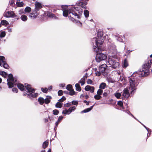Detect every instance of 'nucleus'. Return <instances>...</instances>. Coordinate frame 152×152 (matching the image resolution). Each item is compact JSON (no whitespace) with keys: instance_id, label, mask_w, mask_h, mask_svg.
Here are the masks:
<instances>
[{"instance_id":"obj_1","label":"nucleus","mask_w":152,"mask_h":152,"mask_svg":"<svg viewBox=\"0 0 152 152\" xmlns=\"http://www.w3.org/2000/svg\"><path fill=\"white\" fill-rule=\"evenodd\" d=\"M139 77L137 72H135L131 75L129 80V87L125 88L123 91L122 95L124 97L128 98L130 95L129 91L131 94H134L137 89L136 87L139 83V80L137 78Z\"/></svg>"},{"instance_id":"obj_2","label":"nucleus","mask_w":152,"mask_h":152,"mask_svg":"<svg viewBox=\"0 0 152 152\" xmlns=\"http://www.w3.org/2000/svg\"><path fill=\"white\" fill-rule=\"evenodd\" d=\"M64 6H62L61 7L63 9V15L65 17L68 16V14H72V15H74L75 16H77L78 19L80 18V15H79L78 13L80 15L82 14L83 12L82 10H78V7H72L70 8H68L66 9H64Z\"/></svg>"},{"instance_id":"obj_3","label":"nucleus","mask_w":152,"mask_h":152,"mask_svg":"<svg viewBox=\"0 0 152 152\" xmlns=\"http://www.w3.org/2000/svg\"><path fill=\"white\" fill-rule=\"evenodd\" d=\"M100 46H94V50L96 53V56L95 59L96 61L97 62H100V61L104 60L106 59L107 56L104 54L102 53L101 52Z\"/></svg>"},{"instance_id":"obj_4","label":"nucleus","mask_w":152,"mask_h":152,"mask_svg":"<svg viewBox=\"0 0 152 152\" xmlns=\"http://www.w3.org/2000/svg\"><path fill=\"white\" fill-rule=\"evenodd\" d=\"M25 87L26 88L27 93L26 94L30 98H34L38 96L37 93H35V90L31 87L30 85L27 83L25 84Z\"/></svg>"},{"instance_id":"obj_5","label":"nucleus","mask_w":152,"mask_h":152,"mask_svg":"<svg viewBox=\"0 0 152 152\" xmlns=\"http://www.w3.org/2000/svg\"><path fill=\"white\" fill-rule=\"evenodd\" d=\"M107 64L114 69L119 67L120 65L118 62L115 61V58L112 56L108 57Z\"/></svg>"},{"instance_id":"obj_6","label":"nucleus","mask_w":152,"mask_h":152,"mask_svg":"<svg viewBox=\"0 0 152 152\" xmlns=\"http://www.w3.org/2000/svg\"><path fill=\"white\" fill-rule=\"evenodd\" d=\"M152 64V59L148 61V62L144 64L143 65L142 71V72L141 74L143 76H147L148 74V70L151 67V64Z\"/></svg>"},{"instance_id":"obj_7","label":"nucleus","mask_w":152,"mask_h":152,"mask_svg":"<svg viewBox=\"0 0 152 152\" xmlns=\"http://www.w3.org/2000/svg\"><path fill=\"white\" fill-rule=\"evenodd\" d=\"M103 35L102 33L101 32L100 33L98 32L97 34L98 38H94L93 39L92 42H95V46H100L104 42V40L102 37Z\"/></svg>"},{"instance_id":"obj_8","label":"nucleus","mask_w":152,"mask_h":152,"mask_svg":"<svg viewBox=\"0 0 152 152\" xmlns=\"http://www.w3.org/2000/svg\"><path fill=\"white\" fill-rule=\"evenodd\" d=\"M8 78L7 79V85L9 88H12L13 86V84H16L17 83L16 79L13 77V75L11 74L9 75Z\"/></svg>"},{"instance_id":"obj_9","label":"nucleus","mask_w":152,"mask_h":152,"mask_svg":"<svg viewBox=\"0 0 152 152\" xmlns=\"http://www.w3.org/2000/svg\"><path fill=\"white\" fill-rule=\"evenodd\" d=\"M0 66L6 69L9 67L7 63L6 60L4 56H0Z\"/></svg>"},{"instance_id":"obj_10","label":"nucleus","mask_w":152,"mask_h":152,"mask_svg":"<svg viewBox=\"0 0 152 152\" xmlns=\"http://www.w3.org/2000/svg\"><path fill=\"white\" fill-rule=\"evenodd\" d=\"M108 49L112 53L115 54L117 53L116 46L113 43H111L109 44Z\"/></svg>"},{"instance_id":"obj_11","label":"nucleus","mask_w":152,"mask_h":152,"mask_svg":"<svg viewBox=\"0 0 152 152\" xmlns=\"http://www.w3.org/2000/svg\"><path fill=\"white\" fill-rule=\"evenodd\" d=\"M4 16L7 18H15L17 17V15L13 11H10L6 12Z\"/></svg>"},{"instance_id":"obj_12","label":"nucleus","mask_w":152,"mask_h":152,"mask_svg":"<svg viewBox=\"0 0 152 152\" xmlns=\"http://www.w3.org/2000/svg\"><path fill=\"white\" fill-rule=\"evenodd\" d=\"M38 14L37 11L34 10L29 15V17L31 19H34L38 15Z\"/></svg>"},{"instance_id":"obj_13","label":"nucleus","mask_w":152,"mask_h":152,"mask_svg":"<svg viewBox=\"0 0 152 152\" xmlns=\"http://www.w3.org/2000/svg\"><path fill=\"white\" fill-rule=\"evenodd\" d=\"M85 90L86 91H89L93 93L94 92V87L89 85H87L86 86Z\"/></svg>"},{"instance_id":"obj_14","label":"nucleus","mask_w":152,"mask_h":152,"mask_svg":"<svg viewBox=\"0 0 152 152\" xmlns=\"http://www.w3.org/2000/svg\"><path fill=\"white\" fill-rule=\"evenodd\" d=\"M87 4V1H81L80 2L77 3V4L78 6H80L82 8H84L85 9L86 8V5Z\"/></svg>"},{"instance_id":"obj_15","label":"nucleus","mask_w":152,"mask_h":152,"mask_svg":"<svg viewBox=\"0 0 152 152\" xmlns=\"http://www.w3.org/2000/svg\"><path fill=\"white\" fill-rule=\"evenodd\" d=\"M107 65L104 64L100 66L99 68V71L102 73H103L106 69Z\"/></svg>"},{"instance_id":"obj_16","label":"nucleus","mask_w":152,"mask_h":152,"mask_svg":"<svg viewBox=\"0 0 152 152\" xmlns=\"http://www.w3.org/2000/svg\"><path fill=\"white\" fill-rule=\"evenodd\" d=\"M35 7L34 10L37 11H39L42 7L41 4L39 2L35 3Z\"/></svg>"},{"instance_id":"obj_17","label":"nucleus","mask_w":152,"mask_h":152,"mask_svg":"<svg viewBox=\"0 0 152 152\" xmlns=\"http://www.w3.org/2000/svg\"><path fill=\"white\" fill-rule=\"evenodd\" d=\"M94 106V105L91 106L90 107V108H87L86 109H85L84 110L82 111L81 113H87L90 111L93 108V106Z\"/></svg>"},{"instance_id":"obj_18","label":"nucleus","mask_w":152,"mask_h":152,"mask_svg":"<svg viewBox=\"0 0 152 152\" xmlns=\"http://www.w3.org/2000/svg\"><path fill=\"white\" fill-rule=\"evenodd\" d=\"M116 72H117V74L118 75V80H121V81H122L124 77L121 76V73L120 72L119 70H118Z\"/></svg>"},{"instance_id":"obj_19","label":"nucleus","mask_w":152,"mask_h":152,"mask_svg":"<svg viewBox=\"0 0 152 152\" xmlns=\"http://www.w3.org/2000/svg\"><path fill=\"white\" fill-rule=\"evenodd\" d=\"M52 98L50 96H47L46 98L45 99V104H48L50 103V99Z\"/></svg>"},{"instance_id":"obj_20","label":"nucleus","mask_w":152,"mask_h":152,"mask_svg":"<svg viewBox=\"0 0 152 152\" xmlns=\"http://www.w3.org/2000/svg\"><path fill=\"white\" fill-rule=\"evenodd\" d=\"M117 104L121 107V110L123 111H124V107L123 106V103L121 101H118V102Z\"/></svg>"},{"instance_id":"obj_21","label":"nucleus","mask_w":152,"mask_h":152,"mask_svg":"<svg viewBox=\"0 0 152 152\" xmlns=\"http://www.w3.org/2000/svg\"><path fill=\"white\" fill-rule=\"evenodd\" d=\"M17 87L21 91H23L24 89V86L20 83H18L17 84Z\"/></svg>"},{"instance_id":"obj_22","label":"nucleus","mask_w":152,"mask_h":152,"mask_svg":"<svg viewBox=\"0 0 152 152\" xmlns=\"http://www.w3.org/2000/svg\"><path fill=\"white\" fill-rule=\"evenodd\" d=\"M23 21H26L28 19L27 16L24 15H22L20 18Z\"/></svg>"},{"instance_id":"obj_23","label":"nucleus","mask_w":152,"mask_h":152,"mask_svg":"<svg viewBox=\"0 0 152 152\" xmlns=\"http://www.w3.org/2000/svg\"><path fill=\"white\" fill-rule=\"evenodd\" d=\"M48 145V140H46L42 144V148L44 149H45L47 147Z\"/></svg>"},{"instance_id":"obj_24","label":"nucleus","mask_w":152,"mask_h":152,"mask_svg":"<svg viewBox=\"0 0 152 152\" xmlns=\"http://www.w3.org/2000/svg\"><path fill=\"white\" fill-rule=\"evenodd\" d=\"M47 15L48 17L53 18L54 19L58 18L54 14L50 12H49L48 13Z\"/></svg>"},{"instance_id":"obj_25","label":"nucleus","mask_w":152,"mask_h":152,"mask_svg":"<svg viewBox=\"0 0 152 152\" xmlns=\"http://www.w3.org/2000/svg\"><path fill=\"white\" fill-rule=\"evenodd\" d=\"M75 87H76V89L77 91H81V88L79 83H77L76 84Z\"/></svg>"},{"instance_id":"obj_26","label":"nucleus","mask_w":152,"mask_h":152,"mask_svg":"<svg viewBox=\"0 0 152 152\" xmlns=\"http://www.w3.org/2000/svg\"><path fill=\"white\" fill-rule=\"evenodd\" d=\"M128 66V64L126 59H125L123 63V68H126Z\"/></svg>"},{"instance_id":"obj_27","label":"nucleus","mask_w":152,"mask_h":152,"mask_svg":"<svg viewBox=\"0 0 152 152\" xmlns=\"http://www.w3.org/2000/svg\"><path fill=\"white\" fill-rule=\"evenodd\" d=\"M25 13H29L31 11V8L29 7H26L24 10Z\"/></svg>"},{"instance_id":"obj_28","label":"nucleus","mask_w":152,"mask_h":152,"mask_svg":"<svg viewBox=\"0 0 152 152\" xmlns=\"http://www.w3.org/2000/svg\"><path fill=\"white\" fill-rule=\"evenodd\" d=\"M38 101L41 104H42L45 102V99L42 97L39 98Z\"/></svg>"},{"instance_id":"obj_29","label":"nucleus","mask_w":152,"mask_h":152,"mask_svg":"<svg viewBox=\"0 0 152 152\" xmlns=\"http://www.w3.org/2000/svg\"><path fill=\"white\" fill-rule=\"evenodd\" d=\"M106 85L104 83H102L100 85L99 88H100L104 89L106 87Z\"/></svg>"},{"instance_id":"obj_30","label":"nucleus","mask_w":152,"mask_h":152,"mask_svg":"<svg viewBox=\"0 0 152 152\" xmlns=\"http://www.w3.org/2000/svg\"><path fill=\"white\" fill-rule=\"evenodd\" d=\"M79 83L81 84V86H83L85 83V78L84 77H82L81 80L79 81Z\"/></svg>"},{"instance_id":"obj_31","label":"nucleus","mask_w":152,"mask_h":152,"mask_svg":"<svg viewBox=\"0 0 152 152\" xmlns=\"http://www.w3.org/2000/svg\"><path fill=\"white\" fill-rule=\"evenodd\" d=\"M1 23L2 25L5 26H7L9 24L8 22L5 20H2L1 21Z\"/></svg>"},{"instance_id":"obj_32","label":"nucleus","mask_w":152,"mask_h":152,"mask_svg":"<svg viewBox=\"0 0 152 152\" xmlns=\"http://www.w3.org/2000/svg\"><path fill=\"white\" fill-rule=\"evenodd\" d=\"M84 14L86 18H88L89 15V11L87 10H85L84 12Z\"/></svg>"},{"instance_id":"obj_33","label":"nucleus","mask_w":152,"mask_h":152,"mask_svg":"<svg viewBox=\"0 0 152 152\" xmlns=\"http://www.w3.org/2000/svg\"><path fill=\"white\" fill-rule=\"evenodd\" d=\"M63 103L60 102H57L56 104V107L57 108H61L62 107Z\"/></svg>"},{"instance_id":"obj_34","label":"nucleus","mask_w":152,"mask_h":152,"mask_svg":"<svg viewBox=\"0 0 152 152\" xmlns=\"http://www.w3.org/2000/svg\"><path fill=\"white\" fill-rule=\"evenodd\" d=\"M114 95L117 99H119L121 96V93L118 92L114 94Z\"/></svg>"},{"instance_id":"obj_35","label":"nucleus","mask_w":152,"mask_h":152,"mask_svg":"<svg viewBox=\"0 0 152 152\" xmlns=\"http://www.w3.org/2000/svg\"><path fill=\"white\" fill-rule=\"evenodd\" d=\"M0 74L1 75L3 76L4 77H6L7 75V73L3 71H1L0 72Z\"/></svg>"},{"instance_id":"obj_36","label":"nucleus","mask_w":152,"mask_h":152,"mask_svg":"<svg viewBox=\"0 0 152 152\" xmlns=\"http://www.w3.org/2000/svg\"><path fill=\"white\" fill-rule=\"evenodd\" d=\"M16 4L19 7H22L23 5V2H18V1L16 2Z\"/></svg>"},{"instance_id":"obj_37","label":"nucleus","mask_w":152,"mask_h":152,"mask_svg":"<svg viewBox=\"0 0 152 152\" xmlns=\"http://www.w3.org/2000/svg\"><path fill=\"white\" fill-rule=\"evenodd\" d=\"M116 38L117 39V40L120 42H123V39L120 37H118V35H115Z\"/></svg>"},{"instance_id":"obj_38","label":"nucleus","mask_w":152,"mask_h":152,"mask_svg":"<svg viewBox=\"0 0 152 152\" xmlns=\"http://www.w3.org/2000/svg\"><path fill=\"white\" fill-rule=\"evenodd\" d=\"M19 14L20 15H22L23 14H26L24 10L23 9L20 10L18 11Z\"/></svg>"},{"instance_id":"obj_39","label":"nucleus","mask_w":152,"mask_h":152,"mask_svg":"<svg viewBox=\"0 0 152 152\" xmlns=\"http://www.w3.org/2000/svg\"><path fill=\"white\" fill-rule=\"evenodd\" d=\"M6 33L5 31H2L1 32L0 34V39H1V38H2L4 37Z\"/></svg>"},{"instance_id":"obj_40","label":"nucleus","mask_w":152,"mask_h":152,"mask_svg":"<svg viewBox=\"0 0 152 152\" xmlns=\"http://www.w3.org/2000/svg\"><path fill=\"white\" fill-rule=\"evenodd\" d=\"M66 89L69 91L72 89V85L69 84L67 85L66 86Z\"/></svg>"},{"instance_id":"obj_41","label":"nucleus","mask_w":152,"mask_h":152,"mask_svg":"<svg viewBox=\"0 0 152 152\" xmlns=\"http://www.w3.org/2000/svg\"><path fill=\"white\" fill-rule=\"evenodd\" d=\"M53 114L55 115H57L59 113V111L58 110L55 109L53 110Z\"/></svg>"},{"instance_id":"obj_42","label":"nucleus","mask_w":152,"mask_h":152,"mask_svg":"<svg viewBox=\"0 0 152 152\" xmlns=\"http://www.w3.org/2000/svg\"><path fill=\"white\" fill-rule=\"evenodd\" d=\"M75 23L77 24L80 27H81L82 26V23L79 20H76Z\"/></svg>"},{"instance_id":"obj_43","label":"nucleus","mask_w":152,"mask_h":152,"mask_svg":"<svg viewBox=\"0 0 152 152\" xmlns=\"http://www.w3.org/2000/svg\"><path fill=\"white\" fill-rule=\"evenodd\" d=\"M69 94L71 96H73L75 94V92L73 89L69 91Z\"/></svg>"},{"instance_id":"obj_44","label":"nucleus","mask_w":152,"mask_h":152,"mask_svg":"<svg viewBox=\"0 0 152 152\" xmlns=\"http://www.w3.org/2000/svg\"><path fill=\"white\" fill-rule=\"evenodd\" d=\"M94 98L97 100L100 99L101 98V96L99 95H96L94 96Z\"/></svg>"},{"instance_id":"obj_45","label":"nucleus","mask_w":152,"mask_h":152,"mask_svg":"<svg viewBox=\"0 0 152 152\" xmlns=\"http://www.w3.org/2000/svg\"><path fill=\"white\" fill-rule=\"evenodd\" d=\"M72 105H75L77 106L78 104V102L77 101L73 100L72 101Z\"/></svg>"},{"instance_id":"obj_46","label":"nucleus","mask_w":152,"mask_h":152,"mask_svg":"<svg viewBox=\"0 0 152 152\" xmlns=\"http://www.w3.org/2000/svg\"><path fill=\"white\" fill-rule=\"evenodd\" d=\"M68 18L70 20H71L72 22L75 23L76 20L74 18L71 16V15H70V16H69Z\"/></svg>"},{"instance_id":"obj_47","label":"nucleus","mask_w":152,"mask_h":152,"mask_svg":"<svg viewBox=\"0 0 152 152\" xmlns=\"http://www.w3.org/2000/svg\"><path fill=\"white\" fill-rule=\"evenodd\" d=\"M102 92H103L102 90L101 89H99L97 91V94L98 95H101L102 94Z\"/></svg>"},{"instance_id":"obj_48","label":"nucleus","mask_w":152,"mask_h":152,"mask_svg":"<svg viewBox=\"0 0 152 152\" xmlns=\"http://www.w3.org/2000/svg\"><path fill=\"white\" fill-rule=\"evenodd\" d=\"M66 99V98L64 96H63L61 99L58 100V101L60 102H62L65 100Z\"/></svg>"},{"instance_id":"obj_49","label":"nucleus","mask_w":152,"mask_h":152,"mask_svg":"<svg viewBox=\"0 0 152 152\" xmlns=\"http://www.w3.org/2000/svg\"><path fill=\"white\" fill-rule=\"evenodd\" d=\"M58 95L59 96H61L63 94V91L61 90H60L58 91Z\"/></svg>"},{"instance_id":"obj_50","label":"nucleus","mask_w":152,"mask_h":152,"mask_svg":"<svg viewBox=\"0 0 152 152\" xmlns=\"http://www.w3.org/2000/svg\"><path fill=\"white\" fill-rule=\"evenodd\" d=\"M69 110H70L71 111V112H72V111L75 110L76 109V107L75 106H73L71 107H70L69 108Z\"/></svg>"},{"instance_id":"obj_51","label":"nucleus","mask_w":152,"mask_h":152,"mask_svg":"<svg viewBox=\"0 0 152 152\" xmlns=\"http://www.w3.org/2000/svg\"><path fill=\"white\" fill-rule=\"evenodd\" d=\"M48 89L47 88H41V90L43 92L46 93L48 91Z\"/></svg>"},{"instance_id":"obj_52","label":"nucleus","mask_w":152,"mask_h":152,"mask_svg":"<svg viewBox=\"0 0 152 152\" xmlns=\"http://www.w3.org/2000/svg\"><path fill=\"white\" fill-rule=\"evenodd\" d=\"M101 73H102L99 71L96 72H95V74L96 76H99L101 75Z\"/></svg>"},{"instance_id":"obj_53","label":"nucleus","mask_w":152,"mask_h":152,"mask_svg":"<svg viewBox=\"0 0 152 152\" xmlns=\"http://www.w3.org/2000/svg\"><path fill=\"white\" fill-rule=\"evenodd\" d=\"M87 83L88 84H91L93 82L92 80L90 79H88L87 81Z\"/></svg>"},{"instance_id":"obj_54","label":"nucleus","mask_w":152,"mask_h":152,"mask_svg":"<svg viewBox=\"0 0 152 152\" xmlns=\"http://www.w3.org/2000/svg\"><path fill=\"white\" fill-rule=\"evenodd\" d=\"M71 105V104L70 103H67L64 104V107H68L70 106Z\"/></svg>"},{"instance_id":"obj_55","label":"nucleus","mask_w":152,"mask_h":152,"mask_svg":"<svg viewBox=\"0 0 152 152\" xmlns=\"http://www.w3.org/2000/svg\"><path fill=\"white\" fill-rule=\"evenodd\" d=\"M12 91L14 92L17 93L18 92V89L15 88H13L12 89Z\"/></svg>"},{"instance_id":"obj_56","label":"nucleus","mask_w":152,"mask_h":152,"mask_svg":"<svg viewBox=\"0 0 152 152\" xmlns=\"http://www.w3.org/2000/svg\"><path fill=\"white\" fill-rule=\"evenodd\" d=\"M66 111L67 112V114H69L72 112L69 109L68 110H66Z\"/></svg>"},{"instance_id":"obj_57","label":"nucleus","mask_w":152,"mask_h":152,"mask_svg":"<svg viewBox=\"0 0 152 152\" xmlns=\"http://www.w3.org/2000/svg\"><path fill=\"white\" fill-rule=\"evenodd\" d=\"M63 117L61 116H60L59 117V118L58 120V121H59V122H60V121L62 120V119H63Z\"/></svg>"},{"instance_id":"obj_58","label":"nucleus","mask_w":152,"mask_h":152,"mask_svg":"<svg viewBox=\"0 0 152 152\" xmlns=\"http://www.w3.org/2000/svg\"><path fill=\"white\" fill-rule=\"evenodd\" d=\"M10 5H12L14 4V0H12L10 2Z\"/></svg>"},{"instance_id":"obj_59","label":"nucleus","mask_w":152,"mask_h":152,"mask_svg":"<svg viewBox=\"0 0 152 152\" xmlns=\"http://www.w3.org/2000/svg\"><path fill=\"white\" fill-rule=\"evenodd\" d=\"M124 111H125L126 113L128 114L129 115H131V113L128 110H127L126 111L124 110Z\"/></svg>"},{"instance_id":"obj_60","label":"nucleus","mask_w":152,"mask_h":152,"mask_svg":"<svg viewBox=\"0 0 152 152\" xmlns=\"http://www.w3.org/2000/svg\"><path fill=\"white\" fill-rule=\"evenodd\" d=\"M62 113L63 114H64V115H66V114H67V112L66 111V110H64L62 111Z\"/></svg>"},{"instance_id":"obj_61","label":"nucleus","mask_w":152,"mask_h":152,"mask_svg":"<svg viewBox=\"0 0 152 152\" xmlns=\"http://www.w3.org/2000/svg\"><path fill=\"white\" fill-rule=\"evenodd\" d=\"M59 86L60 87H63L65 86V84H59Z\"/></svg>"},{"instance_id":"obj_62","label":"nucleus","mask_w":152,"mask_h":152,"mask_svg":"<svg viewBox=\"0 0 152 152\" xmlns=\"http://www.w3.org/2000/svg\"><path fill=\"white\" fill-rule=\"evenodd\" d=\"M142 125L144 126V127L146 129V130H147L148 132H149V129L147 127L145 126L143 124H142Z\"/></svg>"},{"instance_id":"obj_63","label":"nucleus","mask_w":152,"mask_h":152,"mask_svg":"<svg viewBox=\"0 0 152 152\" xmlns=\"http://www.w3.org/2000/svg\"><path fill=\"white\" fill-rule=\"evenodd\" d=\"M59 122L58 121H56V123H55V125H56V127H57L58 126V124L59 123Z\"/></svg>"},{"instance_id":"obj_64","label":"nucleus","mask_w":152,"mask_h":152,"mask_svg":"<svg viewBox=\"0 0 152 152\" xmlns=\"http://www.w3.org/2000/svg\"><path fill=\"white\" fill-rule=\"evenodd\" d=\"M107 94L106 92H104L103 94V96H107Z\"/></svg>"}]
</instances>
